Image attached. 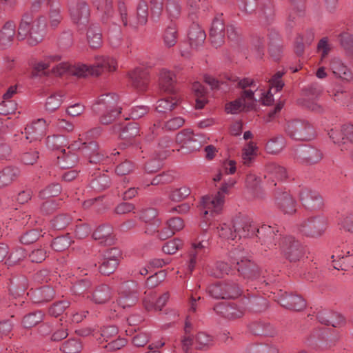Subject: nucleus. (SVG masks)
Listing matches in <instances>:
<instances>
[{
	"label": "nucleus",
	"instance_id": "6e6552de",
	"mask_svg": "<svg viewBox=\"0 0 353 353\" xmlns=\"http://www.w3.org/2000/svg\"><path fill=\"white\" fill-rule=\"evenodd\" d=\"M275 300L283 307L294 310L301 311L306 307V302L299 295L288 293L281 288H276L273 292Z\"/></svg>",
	"mask_w": 353,
	"mask_h": 353
},
{
	"label": "nucleus",
	"instance_id": "7ed1b4c3",
	"mask_svg": "<svg viewBox=\"0 0 353 353\" xmlns=\"http://www.w3.org/2000/svg\"><path fill=\"white\" fill-rule=\"evenodd\" d=\"M119 97L116 94H105L99 97L93 105V111L99 116L100 122L109 124L121 112L118 105Z\"/></svg>",
	"mask_w": 353,
	"mask_h": 353
},
{
	"label": "nucleus",
	"instance_id": "b1692460",
	"mask_svg": "<svg viewBox=\"0 0 353 353\" xmlns=\"http://www.w3.org/2000/svg\"><path fill=\"white\" fill-rule=\"evenodd\" d=\"M214 311L228 319H236L241 317L244 314L242 307L236 305H226L219 303L214 306Z\"/></svg>",
	"mask_w": 353,
	"mask_h": 353
},
{
	"label": "nucleus",
	"instance_id": "5701e85b",
	"mask_svg": "<svg viewBox=\"0 0 353 353\" xmlns=\"http://www.w3.org/2000/svg\"><path fill=\"white\" fill-rule=\"evenodd\" d=\"M92 238L104 245H111L115 242L113 228L109 225H103L97 228L92 234Z\"/></svg>",
	"mask_w": 353,
	"mask_h": 353
},
{
	"label": "nucleus",
	"instance_id": "f03ea898",
	"mask_svg": "<svg viewBox=\"0 0 353 353\" xmlns=\"http://www.w3.org/2000/svg\"><path fill=\"white\" fill-rule=\"evenodd\" d=\"M236 237L248 238L256 235L261 244L267 245L268 248L273 245L272 240L274 241L275 229L272 226L263 225L258 228L249 219L243 217L236 219Z\"/></svg>",
	"mask_w": 353,
	"mask_h": 353
},
{
	"label": "nucleus",
	"instance_id": "1a4fd4ad",
	"mask_svg": "<svg viewBox=\"0 0 353 353\" xmlns=\"http://www.w3.org/2000/svg\"><path fill=\"white\" fill-rule=\"evenodd\" d=\"M326 228V219L323 216H317L303 221L299 225L298 230L305 236L319 237L325 232Z\"/></svg>",
	"mask_w": 353,
	"mask_h": 353
},
{
	"label": "nucleus",
	"instance_id": "6e6d98bb",
	"mask_svg": "<svg viewBox=\"0 0 353 353\" xmlns=\"http://www.w3.org/2000/svg\"><path fill=\"white\" fill-rule=\"evenodd\" d=\"M70 236L67 234L55 238L51 244L52 248L57 252H61L69 248L71 244Z\"/></svg>",
	"mask_w": 353,
	"mask_h": 353
},
{
	"label": "nucleus",
	"instance_id": "2eb2a0df",
	"mask_svg": "<svg viewBox=\"0 0 353 353\" xmlns=\"http://www.w3.org/2000/svg\"><path fill=\"white\" fill-rule=\"evenodd\" d=\"M300 200L305 208L312 210H320L323 205L322 197L319 192L307 188L300 192Z\"/></svg>",
	"mask_w": 353,
	"mask_h": 353
},
{
	"label": "nucleus",
	"instance_id": "8fccbe9b",
	"mask_svg": "<svg viewBox=\"0 0 353 353\" xmlns=\"http://www.w3.org/2000/svg\"><path fill=\"white\" fill-rule=\"evenodd\" d=\"M177 38L178 34L176 26L174 24L169 26L163 34L165 45L168 48L174 46L176 43Z\"/></svg>",
	"mask_w": 353,
	"mask_h": 353
},
{
	"label": "nucleus",
	"instance_id": "49530a36",
	"mask_svg": "<svg viewBox=\"0 0 353 353\" xmlns=\"http://www.w3.org/2000/svg\"><path fill=\"white\" fill-rule=\"evenodd\" d=\"M92 68L91 65H86L82 63H77L71 65L70 75L78 77H85L89 75L92 76Z\"/></svg>",
	"mask_w": 353,
	"mask_h": 353
},
{
	"label": "nucleus",
	"instance_id": "c9c22d12",
	"mask_svg": "<svg viewBox=\"0 0 353 353\" xmlns=\"http://www.w3.org/2000/svg\"><path fill=\"white\" fill-rule=\"evenodd\" d=\"M87 41L91 48H98L102 44V34L100 27L97 24L89 26L87 34Z\"/></svg>",
	"mask_w": 353,
	"mask_h": 353
},
{
	"label": "nucleus",
	"instance_id": "4c0bfd02",
	"mask_svg": "<svg viewBox=\"0 0 353 353\" xmlns=\"http://www.w3.org/2000/svg\"><path fill=\"white\" fill-rule=\"evenodd\" d=\"M236 219L223 223L217 228V232L220 238L225 240H234L236 238Z\"/></svg>",
	"mask_w": 353,
	"mask_h": 353
},
{
	"label": "nucleus",
	"instance_id": "0eeeda50",
	"mask_svg": "<svg viewBox=\"0 0 353 353\" xmlns=\"http://www.w3.org/2000/svg\"><path fill=\"white\" fill-rule=\"evenodd\" d=\"M285 132L292 139L296 141H310L315 137L314 128L308 121L304 120L294 119L288 121Z\"/></svg>",
	"mask_w": 353,
	"mask_h": 353
},
{
	"label": "nucleus",
	"instance_id": "37998d69",
	"mask_svg": "<svg viewBox=\"0 0 353 353\" xmlns=\"http://www.w3.org/2000/svg\"><path fill=\"white\" fill-rule=\"evenodd\" d=\"M68 142L66 138L63 135H53L48 137L46 139V146L52 150H61L62 152Z\"/></svg>",
	"mask_w": 353,
	"mask_h": 353
},
{
	"label": "nucleus",
	"instance_id": "a878e982",
	"mask_svg": "<svg viewBox=\"0 0 353 353\" xmlns=\"http://www.w3.org/2000/svg\"><path fill=\"white\" fill-rule=\"evenodd\" d=\"M129 78L134 88L139 90H143L146 88L148 82V74L145 70L137 68L129 73Z\"/></svg>",
	"mask_w": 353,
	"mask_h": 353
},
{
	"label": "nucleus",
	"instance_id": "3c124183",
	"mask_svg": "<svg viewBox=\"0 0 353 353\" xmlns=\"http://www.w3.org/2000/svg\"><path fill=\"white\" fill-rule=\"evenodd\" d=\"M63 97L61 93H55L48 97L45 105L46 110L52 112L58 109L63 102Z\"/></svg>",
	"mask_w": 353,
	"mask_h": 353
},
{
	"label": "nucleus",
	"instance_id": "338daca9",
	"mask_svg": "<svg viewBox=\"0 0 353 353\" xmlns=\"http://www.w3.org/2000/svg\"><path fill=\"white\" fill-rule=\"evenodd\" d=\"M339 225L345 231L353 234V211L342 215Z\"/></svg>",
	"mask_w": 353,
	"mask_h": 353
},
{
	"label": "nucleus",
	"instance_id": "774afa93",
	"mask_svg": "<svg viewBox=\"0 0 353 353\" xmlns=\"http://www.w3.org/2000/svg\"><path fill=\"white\" fill-rule=\"evenodd\" d=\"M341 46L347 52L353 53V35L348 32H343L339 35Z\"/></svg>",
	"mask_w": 353,
	"mask_h": 353
},
{
	"label": "nucleus",
	"instance_id": "5fc2aeb1",
	"mask_svg": "<svg viewBox=\"0 0 353 353\" xmlns=\"http://www.w3.org/2000/svg\"><path fill=\"white\" fill-rule=\"evenodd\" d=\"M203 254L202 252L191 247L188 253V260L186 262L188 272L191 273L194 270L196 262L202 258Z\"/></svg>",
	"mask_w": 353,
	"mask_h": 353
},
{
	"label": "nucleus",
	"instance_id": "f3484780",
	"mask_svg": "<svg viewBox=\"0 0 353 353\" xmlns=\"http://www.w3.org/2000/svg\"><path fill=\"white\" fill-rule=\"evenodd\" d=\"M47 123L43 119H39L25 128L26 139L30 143L40 140L46 134Z\"/></svg>",
	"mask_w": 353,
	"mask_h": 353
},
{
	"label": "nucleus",
	"instance_id": "2f4dec72",
	"mask_svg": "<svg viewBox=\"0 0 353 353\" xmlns=\"http://www.w3.org/2000/svg\"><path fill=\"white\" fill-rule=\"evenodd\" d=\"M317 318L321 323L332 325L334 327H340L345 323L344 317L338 313L320 312Z\"/></svg>",
	"mask_w": 353,
	"mask_h": 353
},
{
	"label": "nucleus",
	"instance_id": "09e8293b",
	"mask_svg": "<svg viewBox=\"0 0 353 353\" xmlns=\"http://www.w3.org/2000/svg\"><path fill=\"white\" fill-rule=\"evenodd\" d=\"M139 128L136 122H130L123 126L120 132V137L122 139L130 140L139 134Z\"/></svg>",
	"mask_w": 353,
	"mask_h": 353
},
{
	"label": "nucleus",
	"instance_id": "f704fd0d",
	"mask_svg": "<svg viewBox=\"0 0 353 353\" xmlns=\"http://www.w3.org/2000/svg\"><path fill=\"white\" fill-rule=\"evenodd\" d=\"M333 268L338 270L347 271L349 268H353V250L347 252L343 256H332Z\"/></svg>",
	"mask_w": 353,
	"mask_h": 353
},
{
	"label": "nucleus",
	"instance_id": "e433bc0d",
	"mask_svg": "<svg viewBox=\"0 0 353 353\" xmlns=\"http://www.w3.org/2000/svg\"><path fill=\"white\" fill-rule=\"evenodd\" d=\"M286 141L283 136H276L270 139L266 143L265 151L270 154L276 155L281 153L285 148Z\"/></svg>",
	"mask_w": 353,
	"mask_h": 353
},
{
	"label": "nucleus",
	"instance_id": "6ab92c4d",
	"mask_svg": "<svg viewBox=\"0 0 353 353\" xmlns=\"http://www.w3.org/2000/svg\"><path fill=\"white\" fill-rule=\"evenodd\" d=\"M47 6L49 26L52 29H55L63 19L61 3L59 0H48Z\"/></svg>",
	"mask_w": 353,
	"mask_h": 353
},
{
	"label": "nucleus",
	"instance_id": "dca6fc26",
	"mask_svg": "<svg viewBox=\"0 0 353 353\" xmlns=\"http://www.w3.org/2000/svg\"><path fill=\"white\" fill-rule=\"evenodd\" d=\"M116 60L110 56L97 55L94 57V63L91 65L92 76H99L105 72L113 71L117 68Z\"/></svg>",
	"mask_w": 353,
	"mask_h": 353
},
{
	"label": "nucleus",
	"instance_id": "f8f14e48",
	"mask_svg": "<svg viewBox=\"0 0 353 353\" xmlns=\"http://www.w3.org/2000/svg\"><path fill=\"white\" fill-rule=\"evenodd\" d=\"M176 140L182 145L183 148L190 152L199 150L202 144L205 142V138L203 135L194 134L193 132L189 129H185L178 134Z\"/></svg>",
	"mask_w": 353,
	"mask_h": 353
},
{
	"label": "nucleus",
	"instance_id": "9b49d317",
	"mask_svg": "<svg viewBox=\"0 0 353 353\" xmlns=\"http://www.w3.org/2000/svg\"><path fill=\"white\" fill-rule=\"evenodd\" d=\"M323 158L321 151L316 148L304 145L294 150V159L301 163L311 165L319 162Z\"/></svg>",
	"mask_w": 353,
	"mask_h": 353
},
{
	"label": "nucleus",
	"instance_id": "13d9d810",
	"mask_svg": "<svg viewBox=\"0 0 353 353\" xmlns=\"http://www.w3.org/2000/svg\"><path fill=\"white\" fill-rule=\"evenodd\" d=\"M81 349V343L73 339L65 341L60 347V350L64 353H78Z\"/></svg>",
	"mask_w": 353,
	"mask_h": 353
},
{
	"label": "nucleus",
	"instance_id": "aec40b11",
	"mask_svg": "<svg viewBox=\"0 0 353 353\" xmlns=\"http://www.w3.org/2000/svg\"><path fill=\"white\" fill-rule=\"evenodd\" d=\"M176 77L170 70L162 68L159 74V85L161 90L173 94L176 92Z\"/></svg>",
	"mask_w": 353,
	"mask_h": 353
},
{
	"label": "nucleus",
	"instance_id": "473e14b6",
	"mask_svg": "<svg viewBox=\"0 0 353 353\" xmlns=\"http://www.w3.org/2000/svg\"><path fill=\"white\" fill-rule=\"evenodd\" d=\"M77 155L70 148L63 149L62 152L57 157V163L62 169L73 168L78 162Z\"/></svg>",
	"mask_w": 353,
	"mask_h": 353
},
{
	"label": "nucleus",
	"instance_id": "20e7f679",
	"mask_svg": "<svg viewBox=\"0 0 353 353\" xmlns=\"http://www.w3.org/2000/svg\"><path fill=\"white\" fill-rule=\"evenodd\" d=\"M118 14L124 26H129L133 29H137L147 23L148 18V6L145 1L140 0L136 6L134 15L128 20L127 8L123 1H119Z\"/></svg>",
	"mask_w": 353,
	"mask_h": 353
},
{
	"label": "nucleus",
	"instance_id": "0e129e2a",
	"mask_svg": "<svg viewBox=\"0 0 353 353\" xmlns=\"http://www.w3.org/2000/svg\"><path fill=\"white\" fill-rule=\"evenodd\" d=\"M26 256V251L22 248H17L11 252L6 263L9 265H14L17 263L23 260Z\"/></svg>",
	"mask_w": 353,
	"mask_h": 353
},
{
	"label": "nucleus",
	"instance_id": "c756f323",
	"mask_svg": "<svg viewBox=\"0 0 353 353\" xmlns=\"http://www.w3.org/2000/svg\"><path fill=\"white\" fill-rule=\"evenodd\" d=\"M241 288H208V294L215 299H235L242 293Z\"/></svg>",
	"mask_w": 353,
	"mask_h": 353
},
{
	"label": "nucleus",
	"instance_id": "423d86ee",
	"mask_svg": "<svg viewBox=\"0 0 353 353\" xmlns=\"http://www.w3.org/2000/svg\"><path fill=\"white\" fill-rule=\"evenodd\" d=\"M275 230L274 241L272 240L273 245L270 249L279 243V248L284 256L290 261H296L301 259L305 254V248L302 244L292 236L281 237Z\"/></svg>",
	"mask_w": 353,
	"mask_h": 353
},
{
	"label": "nucleus",
	"instance_id": "9d476101",
	"mask_svg": "<svg viewBox=\"0 0 353 353\" xmlns=\"http://www.w3.org/2000/svg\"><path fill=\"white\" fill-rule=\"evenodd\" d=\"M225 199L218 192L203 196L201 201L203 216H210L212 218H215L220 214L224 206Z\"/></svg>",
	"mask_w": 353,
	"mask_h": 353
},
{
	"label": "nucleus",
	"instance_id": "c85d7f7f",
	"mask_svg": "<svg viewBox=\"0 0 353 353\" xmlns=\"http://www.w3.org/2000/svg\"><path fill=\"white\" fill-rule=\"evenodd\" d=\"M20 169L14 165L6 166L0 171V188L10 185L20 176Z\"/></svg>",
	"mask_w": 353,
	"mask_h": 353
},
{
	"label": "nucleus",
	"instance_id": "4d7b16f0",
	"mask_svg": "<svg viewBox=\"0 0 353 353\" xmlns=\"http://www.w3.org/2000/svg\"><path fill=\"white\" fill-rule=\"evenodd\" d=\"M245 108H248L247 103L243 102V98H238L237 99L230 102L225 105V111L229 114H237Z\"/></svg>",
	"mask_w": 353,
	"mask_h": 353
},
{
	"label": "nucleus",
	"instance_id": "f257e3e1",
	"mask_svg": "<svg viewBox=\"0 0 353 353\" xmlns=\"http://www.w3.org/2000/svg\"><path fill=\"white\" fill-rule=\"evenodd\" d=\"M47 24L43 15L40 14L34 17L32 11L26 12L21 17L17 38L19 41L26 40L28 45L35 46L43 40Z\"/></svg>",
	"mask_w": 353,
	"mask_h": 353
},
{
	"label": "nucleus",
	"instance_id": "4be33fe9",
	"mask_svg": "<svg viewBox=\"0 0 353 353\" xmlns=\"http://www.w3.org/2000/svg\"><path fill=\"white\" fill-rule=\"evenodd\" d=\"M275 203L284 214H292L296 210V202L288 192L279 193L276 196Z\"/></svg>",
	"mask_w": 353,
	"mask_h": 353
},
{
	"label": "nucleus",
	"instance_id": "a18cd8bd",
	"mask_svg": "<svg viewBox=\"0 0 353 353\" xmlns=\"http://www.w3.org/2000/svg\"><path fill=\"white\" fill-rule=\"evenodd\" d=\"M169 299V294L168 293L163 294L161 296L156 299L155 295L151 294V298L145 299L144 300L145 307L147 310H150L154 307L156 310H161L165 303Z\"/></svg>",
	"mask_w": 353,
	"mask_h": 353
},
{
	"label": "nucleus",
	"instance_id": "a211bd4d",
	"mask_svg": "<svg viewBox=\"0 0 353 353\" xmlns=\"http://www.w3.org/2000/svg\"><path fill=\"white\" fill-rule=\"evenodd\" d=\"M16 33V25L13 21H6L0 30V49L6 50L12 46Z\"/></svg>",
	"mask_w": 353,
	"mask_h": 353
},
{
	"label": "nucleus",
	"instance_id": "412c9836",
	"mask_svg": "<svg viewBox=\"0 0 353 353\" xmlns=\"http://www.w3.org/2000/svg\"><path fill=\"white\" fill-rule=\"evenodd\" d=\"M225 26L220 18H216L212 21L210 29V38L215 48L221 46L224 42Z\"/></svg>",
	"mask_w": 353,
	"mask_h": 353
},
{
	"label": "nucleus",
	"instance_id": "58836bf2",
	"mask_svg": "<svg viewBox=\"0 0 353 353\" xmlns=\"http://www.w3.org/2000/svg\"><path fill=\"white\" fill-rule=\"evenodd\" d=\"M67 148H70L71 151L77 150L81 151L83 155H88L90 154V151H96L97 149V143L93 141L89 142L83 141V139L79 137Z\"/></svg>",
	"mask_w": 353,
	"mask_h": 353
},
{
	"label": "nucleus",
	"instance_id": "39448f33",
	"mask_svg": "<svg viewBox=\"0 0 353 353\" xmlns=\"http://www.w3.org/2000/svg\"><path fill=\"white\" fill-rule=\"evenodd\" d=\"M230 257L232 262L237 265V270L244 279L253 280L259 276L258 266L243 249H234L230 252Z\"/></svg>",
	"mask_w": 353,
	"mask_h": 353
},
{
	"label": "nucleus",
	"instance_id": "72a5a7b5",
	"mask_svg": "<svg viewBox=\"0 0 353 353\" xmlns=\"http://www.w3.org/2000/svg\"><path fill=\"white\" fill-rule=\"evenodd\" d=\"M250 330L255 335L274 336L277 334L276 329L270 323L265 322H254L250 325Z\"/></svg>",
	"mask_w": 353,
	"mask_h": 353
},
{
	"label": "nucleus",
	"instance_id": "680f3d73",
	"mask_svg": "<svg viewBox=\"0 0 353 353\" xmlns=\"http://www.w3.org/2000/svg\"><path fill=\"white\" fill-rule=\"evenodd\" d=\"M61 190L59 183H52L39 192V197L47 199L57 196Z\"/></svg>",
	"mask_w": 353,
	"mask_h": 353
},
{
	"label": "nucleus",
	"instance_id": "393cba45",
	"mask_svg": "<svg viewBox=\"0 0 353 353\" xmlns=\"http://www.w3.org/2000/svg\"><path fill=\"white\" fill-rule=\"evenodd\" d=\"M206 35L201 27L196 23H193L189 28L188 38L192 48H197L202 46L205 41Z\"/></svg>",
	"mask_w": 353,
	"mask_h": 353
},
{
	"label": "nucleus",
	"instance_id": "052dcab7",
	"mask_svg": "<svg viewBox=\"0 0 353 353\" xmlns=\"http://www.w3.org/2000/svg\"><path fill=\"white\" fill-rule=\"evenodd\" d=\"M190 188L188 186H182L173 190L170 194V199L173 201H181L190 195Z\"/></svg>",
	"mask_w": 353,
	"mask_h": 353
},
{
	"label": "nucleus",
	"instance_id": "69168bd1",
	"mask_svg": "<svg viewBox=\"0 0 353 353\" xmlns=\"http://www.w3.org/2000/svg\"><path fill=\"white\" fill-rule=\"evenodd\" d=\"M183 241L179 239H174L167 242L162 248L164 253L168 254H175L183 246Z\"/></svg>",
	"mask_w": 353,
	"mask_h": 353
},
{
	"label": "nucleus",
	"instance_id": "c03bdc74",
	"mask_svg": "<svg viewBox=\"0 0 353 353\" xmlns=\"http://www.w3.org/2000/svg\"><path fill=\"white\" fill-rule=\"evenodd\" d=\"M265 171L268 174L272 175L279 180H284L288 177L286 169L275 163H268L265 165Z\"/></svg>",
	"mask_w": 353,
	"mask_h": 353
},
{
	"label": "nucleus",
	"instance_id": "a19ab883",
	"mask_svg": "<svg viewBox=\"0 0 353 353\" xmlns=\"http://www.w3.org/2000/svg\"><path fill=\"white\" fill-rule=\"evenodd\" d=\"M256 145L250 141L242 150V162L245 165L250 166L256 156Z\"/></svg>",
	"mask_w": 353,
	"mask_h": 353
},
{
	"label": "nucleus",
	"instance_id": "de8ad7c7",
	"mask_svg": "<svg viewBox=\"0 0 353 353\" xmlns=\"http://www.w3.org/2000/svg\"><path fill=\"white\" fill-rule=\"evenodd\" d=\"M269 52L270 56L276 61L281 59L283 53V48L278 34H274V38L270 39Z\"/></svg>",
	"mask_w": 353,
	"mask_h": 353
},
{
	"label": "nucleus",
	"instance_id": "ea45409f",
	"mask_svg": "<svg viewBox=\"0 0 353 353\" xmlns=\"http://www.w3.org/2000/svg\"><path fill=\"white\" fill-rule=\"evenodd\" d=\"M157 212L154 208H148L143 211L141 215V219L143 220L145 223L152 225L154 229L150 230L146 229L145 233H152L155 231V229L159 227L161 221L157 219Z\"/></svg>",
	"mask_w": 353,
	"mask_h": 353
},
{
	"label": "nucleus",
	"instance_id": "603ef678",
	"mask_svg": "<svg viewBox=\"0 0 353 353\" xmlns=\"http://www.w3.org/2000/svg\"><path fill=\"white\" fill-rule=\"evenodd\" d=\"M179 99L175 97L163 98L157 101L156 109L159 112H166L171 111L178 103Z\"/></svg>",
	"mask_w": 353,
	"mask_h": 353
},
{
	"label": "nucleus",
	"instance_id": "864d4df0",
	"mask_svg": "<svg viewBox=\"0 0 353 353\" xmlns=\"http://www.w3.org/2000/svg\"><path fill=\"white\" fill-rule=\"evenodd\" d=\"M230 269V266L227 263L218 261L210 268L208 272L211 276L219 278L225 274H228Z\"/></svg>",
	"mask_w": 353,
	"mask_h": 353
},
{
	"label": "nucleus",
	"instance_id": "e2e57ef3",
	"mask_svg": "<svg viewBox=\"0 0 353 353\" xmlns=\"http://www.w3.org/2000/svg\"><path fill=\"white\" fill-rule=\"evenodd\" d=\"M110 185V180L108 176L103 174L91 181V186L93 189L101 191L106 189Z\"/></svg>",
	"mask_w": 353,
	"mask_h": 353
},
{
	"label": "nucleus",
	"instance_id": "79ce46f5",
	"mask_svg": "<svg viewBox=\"0 0 353 353\" xmlns=\"http://www.w3.org/2000/svg\"><path fill=\"white\" fill-rule=\"evenodd\" d=\"M195 345L198 350H207L214 345V338L205 332H199L195 336Z\"/></svg>",
	"mask_w": 353,
	"mask_h": 353
},
{
	"label": "nucleus",
	"instance_id": "bf43d9fd",
	"mask_svg": "<svg viewBox=\"0 0 353 353\" xmlns=\"http://www.w3.org/2000/svg\"><path fill=\"white\" fill-rule=\"evenodd\" d=\"M43 319V314L41 312L30 313L23 317L22 323L24 327L29 328L36 325Z\"/></svg>",
	"mask_w": 353,
	"mask_h": 353
},
{
	"label": "nucleus",
	"instance_id": "7c9ffc66",
	"mask_svg": "<svg viewBox=\"0 0 353 353\" xmlns=\"http://www.w3.org/2000/svg\"><path fill=\"white\" fill-rule=\"evenodd\" d=\"M330 69L334 76L337 78L346 81H349L352 78L351 71L339 58L334 57L332 59L330 62Z\"/></svg>",
	"mask_w": 353,
	"mask_h": 353
},
{
	"label": "nucleus",
	"instance_id": "bb28decb",
	"mask_svg": "<svg viewBox=\"0 0 353 353\" xmlns=\"http://www.w3.org/2000/svg\"><path fill=\"white\" fill-rule=\"evenodd\" d=\"M351 129L347 128V125L340 127H334L328 132L330 139L332 142L339 146L344 145L341 150L346 149L345 145L347 144V134L350 132Z\"/></svg>",
	"mask_w": 353,
	"mask_h": 353
},
{
	"label": "nucleus",
	"instance_id": "4468645a",
	"mask_svg": "<svg viewBox=\"0 0 353 353\" xmlns=\"http://www.w3.org/2000/svg\"><path fill=\"white\" fill-rule=\"evenodd\" d=\"M61 57L57 54H48L42 56L40 58H31L29 61V65L37 74H44L51 64L58 62Z\"/></svg>",
	"mask_w": 353,
	"mask_h": 353
},
{
	"label": "nucleus",
	"instance_id": "ddd939ff",
	"mask_svg": "<svg viewBox=\"0 0 353 353\" xmlns=\"http://www.w3.org/2000/svg\"><path fill=\"white\" fill-rule=\"evenodd\" d=\"M71 20L79 29L83 28L88 23L90 10L85 2H77L70 7Z\"/></svg>",
	"mask_w": 353,
	"mask_h": 353
},
{
	"label": "nucleus",
	"instance_id": "cd10ccee",
	"mask_svg": "<svg viewBox=\"0 0 353 353\" xmlns=\"http://www.w3.org/2000/svg\"><path fill=\"white\" fill-rule=\"evenodd\" d=\"M184 228V223L182 219L179 217H174L167 221V226L163 228L159 236L161 239L165 240Z\"/></svg>",
	"mask_w": 353,
	"mask_h": 353
}]
</instances>
